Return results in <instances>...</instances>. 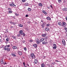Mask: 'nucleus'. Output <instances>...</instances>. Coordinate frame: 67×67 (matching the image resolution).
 Returning <instances> with one entry per match:
<instances>
[{"mask_svg": "<svg viewBox=\"0 0 67 67\" xmlns=\"http://www.w3.org/2000/svg\"><path fill=\"white\" fill-rule=\"evenodd\" d=\"M66 25H67V24H66V23L64 22V21H63L62 22V26L63 27H64L65 26H66Z\"/></svg>", "mask_w": 67, "mask_h": 67, "instance_id": "1", "label": "nucleus"}, {"mask_svg": "<svg viewBox=\"0 0 67 67\" xmlns=\"http://www.w3.org/2000/svg\"><path fill=\"white\" fill-rule=\"evenodd\" d=\"M31 57L32 59H35V57L34 54L32 53L31 54Z\"/></svg>", "mask_w": 67, "mask_h": 67, "instance_id": "2", "label": "nucleus"}, {"mask_svg": "<svg viewBox=\"0 0 67 67\" xmlns=\"http://www.w3.org/2000/svg\"><path fill=\"white\" fill-rule=\"evenodd\" d=\"M62 42L64 46H65L66 45V42L63 39L62 40Z\"/></svg>", "mask_w": 67, "mask_h": 67, "instance_id": "3", "label": "nucleus"}, {"mask_svg": "<svg viewBox=\"0 0 67 67\" xmlns=\"http://www.w3.org/2000/svg\"><path fill=\"white\" fill-rule=\"evenodd\" d=\"M8 47H7V46H4V47L3 48L4 50H5V51H7L8 50Z\"/></svg>", "mask_w": 67, "mask_h": 67, "instance_id": "4", "label": "nucleus"}, {"mask_svg": "<svg viewBox=\"0 0 67 67\" xmlns=\"http://www.w3.org/2000/svg\"><path fill=\"white\" fill-rule=\"evenodd\" d=\"M48 43V42H42V44L43 45H45V44H47Z\"/></svg>", "mask_w": 67, "mask_h": 67, "instance_id": "5", "label": "nucleus"}, {"mask_svg": "<svg viewBox=\"0 0 67 67\" xmlns=\"http://www.w3.org/2000/svg\"><path fill=\"white\" fill-rule=\"evenodd\" d=\"M9 5L10 6H11V7H12V6H13V7H16L15 5L13 4H9Z\"/></svg>", "mask_w": 67, "mask_h": 67, "instance_id": "6", "label": "nucleus"}, {"mask_svg": "<svg viewBox=\"0 0 67 67\" xmlns=\"http://www.w3.org/2000/svg\"><path fill=\"white\" fill-rule=\"evenodd\" d=\"M33 46L34 48H36V47H37V44H35L33 45Z\"/></svg>", "mask_w": 67, "mask_h": 67, "instance_id": "7", "label": "nucleus"}, {"mask_svg": "<svg viewBox=\"0 0 67 67\" xmlns=\"http://www.w3.org/2000/svg\"><path fill=\"white\" fill-rule=\"evenodd\" d=\"M45 30L46 31H49V28L48 27L45 28Z\"/></svg>", "mask_w": 67, "mask_h": 67, "instance_id": "8", "label": "nucleus"}, {"mask_svg": "<svg viewBox=\"0 0 67 67\" xmlns=\"http://www.w3.org/2000/svg\"><path fill=\"white\" fill-rule=\"evenodd\" d=\"M18 53L19 55H21L22 54V53L21 52H20V51H18Z\"/></svg>", "mask_w": 67, "mask_h": 67, "instance_id": "9", "label": "nucleus"}, {"mask_svg": "<svg viewBox=\"0 0 67 67\" xmlns=\"http://www.w3.org/2000/svg\"><path fill=\"white\" fill-rule=\"evenodd\" d=\"M44 38H42L40 39V42H43V41H44Z\"/></svg>", "mask_w": 67, "mask_h": 67, "instance_id": "10", "label": "nucleus"}, {"mask_svg": "<svg viewBox=\"0 0 67 67\" xmlns=\"http://www.w3.org/2000/svg\"><path fill=\"white\" fill-rule=\"evenodd\" d=\"M23 31L22 30H21L19 32V34H21V35L23 33Z\"/></svg>", "mask_w": 67, "mask_h": 67, "instance_id": "11", "label": "nucleus"}, {"mask_svg": "<svg viewBox=\"0 0 67 67\" xmlns=\"http://www.w3.org/2000/svg\"><path fill=\"white\" fill-rule=\"evenodd\" d=\"M34 63L35 64H36L37 63V60L36 59L34 60Z\"/></svg>", "mask_w": 67, "mask_h": 67, "instance_id": "12", "label": "nucleus"}, {"mask_svg": "<svg viewBox=\"0 0 67 67\" xmlns=\"http://www.w3.org/2000/svg\"><path fill=\"white\" fill-rule=\"evenodd\" d=\"M46 19L47 20H51V18L49 17H47L46 18Z\"/></svg>", "mask_w": 67, "mask_h": 67, "instance_id": "13", "label": "nucleus"}, {"mask_svg": "<svg viewBox=\"0 0 67 67\" xmlns=\"http://www.w3.org/2000/svg\"><path fill=\"white\" fill-rule=\"evenodd\" d=\"M63 10L65 11H67V8H64L63 9Z\"/></svg>", "mask_w": 67, "mask_h": 67, "instance_id": "14", "label": "nucleus"}, {"mask_svg": "<svg viewBox=\"0 0 67 67\" xmlns=\"http://www.w3.org/2000/svg\"><path fill=\"white\" fill-rule=\"evenodd\" d=\"M42 13H44V14H45V15H46L47 14V13L45 12V11L44 10H43L42 11Z\"/></svg>", "mask_w": 67, "mask_h": 67, "instance_id": "15", "label": "nucleus"}, {"mask_svg": "<svg viewBox=\"0 0 67 67\" xmlns=\"http://www.w3.org/2000/svg\"><path fill=\"white\" fill-rule=\"evenodd\" d=\"M46 34H43L42 35V36H43V37H45V36H46Z\"/></svg>", "mask_w": 67, "mask_h": 67, "instance_id": "16", "label": "nucleus"}, {"mask_svg": "<svg viewBox=\"0 0 67 67\" xmlns=\"http://www.w3.org/2000/svg\"><path fill=\"white\" fill-rule=\"evenodd\" d=\"M45 66H45V65L44 64H42L41 65V67H44Z\"/></svg>", "mask_w": 67, "mask_h": 67, "instance_id": "17", "label": "nucleus"}, {"mask_svg": "<svg viewBox=\"0 0 67 67\" xmlns=\"http://www.w3.org/2000/svg\"><path fill=\"white\" fill-rule=\"evenodd\" d=\"M38 5L40 7H42V6H43V5H42V4L41 3L38 4Z\"/></svg>", "mask_w": 67, "mask_h": 67, "instance_id": "18", "label": "nucleus"}, {"mask_svg": "<svg viewBox=\"0 0 67 67\" xmlns=\"http://www.w3.org/2000/svg\"><path fill=\"white\" fill-rule=\"evenodd\" d=\"M13 49H16V48H18L17 47L15 46H14L13 47Z\"/></svg>", "mask_w": 67, "mask_h": 67, "instance_id": "19", "label": "nucleus"}, {"mask_svg": "<svg viewBox=\"0 0 67 67\" xmlns=\"http://www.w3.org/2000/svg\"><path fill=\"white\" fill-rule=\"evenodd\" d=\"M58 25H62V23L59 22H58Z\"/></svg>", "mask_w": 67, "mask_h": 67, "instance_id": "20", "label": "nucleus"}, {"mask_svg": "<svg viewBox=\"0 0 67 67\" xmlns=\"http://www.w3.org/2000/svg\"><path fill=\"white\" fill-rule=\"evenodd\" d=\"M17 37H20V36H21V34H18L17 35Z\"/></svg>", "mask_w": 67, "mask_h": 67, "instance_id": "21", "label": "nucleus"}, {"mask_svg": "<svg viewBox=\"0 0 67 67\" xmlns=\"http://www.w3.org/2000/svg\"><path fill=\"white\" fill-rule=\"evenodd\" d=\"M21 35H23V36H25V34L24 32H23Z\"/></svg>", "mask_w": 67, "mask_h": 67, "instance_id": "22", "label": "nucleus"}, {"mask_svg": "<svg viewBox=\"0 0 67 67\" xmlns=\"http://www.w3.org/2000/svg\"><path fill=\"white\" fill-rule=\"evenodd\" d=\"M44 25V23H43L42 24V27L43 29H44V26H45Z\"/></svg>", "mask_w": 67, "mask_h": 67, "instance_id": "23", "label": "nucleus"}, {"mask_svg": "<svg viewBox=\"0 0 67 67\" xmlns=\"http://www.w3.org/2000/svg\"><path fill=\"white\" fill-rule=\"evenodd\" d=\"M12 37L13 38H14V39L15 40H16V37L14 36H12Z\"/></svg>", "mask_w": 67, "mask_h": 67, "instance_id": "24", "label": "nucleus"}, {"mask_svg": "<svg viewBox=\"0 0 67 67\" xmlns=\"http://www.w3.org/2000/svg\"><path fill=\"white\" fill-rule=\"evenodd\" d=\"M19 27H23V25L22 24H20L19 25Z\"/></svg>", "mask_w": 67, "mask_h": 67, "instance_id": "25", "label": "nucleus"}, {"mask_svg": "<svg viewBox=\"0 0 67 67\" xmlns=\"http://www.w3.org/2000/svg\"><path fill=\"white\" fill-rule=\"evenodd\" d=\"M12 13V12L11 11H8V13L10 14L11 13Z\"/></svg>", "mask_w": 67, "mask_h": 67, "instance_id": "26", "label": "nucleus"}, {"mask_svg": "<svg viewBox=\"0 0 67 67\" xmlns=\"http://www.w3.org/2000/svg\"><path fill=\"white\" fill-rule=\"evenodd\" d=\"M57 47V46H54L53 47V48L54 49H55Z\"/></svg>", "mask_w": 67, "mask_h": 67, "instance_id": "27", "label": "nucleus"}, {"mask_svg": "<svg viewBox=\"0 0 67 67\" xmlns=\"http://www.w3.org/2000/svg\"><path fill=\"white\" fill-rule=\"evenodd\" d=\"M7 51V52H9V51H10V49L8 48Z\"/></svg>", "mask_w": 67, "mask_h": 67, "instance_id": "28", "label": "nucleus"}, {"mask_svg": "<svg viewBox=\"0 0 67 67\" xmlns=\"http://www.w3.org/2000/svg\"><path fill=\"white\" fill-rule=\"evenodd\" d=\"M37 43L38 44H39L40 43V42L38 41V40L37 41Z\"/></svg>", "mask_w": 67, "mask_h": 67, "instance_id": "29", "label": "nucleus"}, {"mask_svg": "<svg viewBox=\"0 0 67 67\" xmlns=\"http://www.w3.org/2000/svg\"><path fill=\"white\" fill-rule=\"evenodd\" d=\"M28 11H31V9L30 8H29L28 9Z\"/></svg>", "mask_w": 67, "mask_h": 67, "instance_id": "30", "label": "nucleus"}, {"mask_svg": "<svg viewBox=\"0 0 67 67\" xmlns=\"http://www.w3.org/2000/svg\"><path fill=\"white\" fill-rule=\"evenodd\" d=\"M6 46L7 47H9L10 46V45H6Z\"/></svg>", "mask_w": 67, "mask_h": 67, "instance_id": "31", "label": "nucleus"}, {"mask_svg": "<svg viewBox=\"0 0 67 67\" xmlns=\"http://www.w3.org/2000/svg\"><path fill=\"white\" fill-rule=\"evenodd\" d=\"M6 41H7V42H8L9 41V39L8 38H7L6 39Z\"/></svg>", "mask_w": 67, "mask_h": 67, "instance_id": "32", "label": "nucleus"}, {"mask_svg": "<svg viewBox=\"0 0 67 67\" xmlns=\"http://www.w3.org/2000/svg\"><path fill=\"white\" fill-rule=\"evenodd\" d=\"M8 10L9 11H11V8H8Z\"/></svg>", "mask_w": 67, "mask_h": 67, "instance_id": "33", "label": "nucleus"}, {"mask_svg": "<svg viewBox=\"0 0 67 67\" xmlns=\"http://www.w3.org/2000/svg\"><path fill=\"white\" fill-rule=\"evenodd\" d=\"M29 41L30 42H33V40H29Z\"/></svg>", "mask_w": 67, "mask_h": 67, "instance_id": "34", "label": "nucleus"}, {"mask_svg": "<svg viewBox=\"0 0 67 67\" xmlns=\"http://www.w3.org/2000/svg\"><path fill=\"white\" fill-rule=\"evenodd\" d=\"M58 2L59 3L62 1V0H58Z\"/></svg>", "mask_w": 67, "mask_h": 67, "instance_id": "35", "label": "nucleus"}, {"mask_svg": "<svg viewBox=\"0 0 67 67\" xmlns=\"http://www.w3.org/2000/svg\"><path fill=\"white\" fill-rule=\"evenodd\" d=\"M64 30H65L66 31H67V28L66 27L64 29Z\"/></svg>", "mask_w": 67, "mask_h": 67, "instance_id": "36", "label": "nucleus"}, {"mask_svg": "<svg viewBox=\"0 0 67 67\" xmlns=\"http://www.w3.org/2000/svg\"><path fill=\"white\" fill-rule=\"evenodd\" d=\"M25 5H26L27 6L29 5V4L28 3H26L25 4Z\"/></svg>", "mask_w": 67, "mask_h": 67, "instance_id": "37", "label": "nucleus"}, {"mask_svg": "<svg viewBox=\"0 0 67 67\" xmlns=\"http://www.w3.org/2000/svg\"><path fill=\"white\" fill-rule=\"evenodd\" d=\"M24 49L25 51H26V47L24 48Z\"/></svg>", "mask_w": 67, "mask_h": 67, "instance_id": "38", "label": "nucleus"}, {"mask_svg": "<svg viewBox=\"0 0 67 67\" xmlns=\"http://www.w3.org/2000/svg\"><path fill=\"white\" fill-rule=\"evenodd\" d=\"M13 56H14V57H16V55L14 54H13Z\"/></svg>", "mask_w": 67, "mask_h": 67, "instance_id": "39", "label": "nucleus"}, {"mask_svg": "<svg viewBox=\"0 0 67 67\" xmlns=\"http://www.w3.org/2000/svg\"><path fill=\"white\" fill-rule=\"evenodd\" d=\"M15 15L16 16H17L18 15H19L18 14H17L15 13Z\"/></svg>", "mask_w": 67, "mask_h": 67, "instance_id": "40", "label": "nucleus"}, {"mask_svg": "<svg viewBox=\"0 0 67 67\" xmlns=\"http://www.w3.org/2000/svg\"><path fill=\"white\" fill-rule=\"evenodd\" d=\"M22 2H25V0H22Z\"/></svg>", "mask_w": 67, "mask_h": 67, "instance_id": "41", "label": "nucleus"}, {"mask_svg": "<svg viewBox=\"0 0 67 67\" xmlns=\"http://www.w3.org/2000/svg\"><path fill=\"white\" fill-rule=\"evenodd\" d=\"M46 26H49V24H48Z\"/></svg>", "mask_w": 67, "mask_h": 67, "instance_id": "42", "label": "nucleus"}, {"mask_svg": "<svg viewBox=\"0 0 67 67\" xmlns=\"http://www.w3.org/2000/svg\"><path fill=\"white\" fill-rule=\"evenodd\" d=\"M5 31L6 33H8V30H6Z\"/></svg>", "mask_w": 67, "mask_h": 67, "instance_id": "43", "label": "nucleus"}, {"mask_svg": "<svg viewBox=\"0 0 67 67\" xmlns=\"http://www.w3.org/2000/svg\"><path fill=\"white\" fill-rule=\"evenodd\" d=\"M48 39V37H46L45 38V39L46 40Z\"/></svg>", "mask_w": 67, "mask_h": 67, "instance_id": "44", "label": "nucleus"}, {"mask_svg": "<svg viewBox=\"0 0 67 67\" xmlns=\"http://www.w3.org/2000/svg\"><path fill=\"white\" fill-rule=\"evenodd\" d=\"M1 63H2V64H3V60H2V61L1 62Z\"/></svg>", "mask_w": 67, "mask_h": 67, "instance_id": "45", "label": "nucleus"}, {"mask_svg": "<svg viewBox=\"0 0 67 67\" xmlns=\"http://www.w3.org/2000/svg\"><path fill=\"white\" fill-rule=\"evenodd\" d=\"M12 24H13L14 25L15 24V22H13L12 23Z\"/></svg>", "mask_w": 67, "mask_h": 67, "instance_id": "46", "label": "nucleus"}, {"mask_svg": "<svg viewBox=\"0 0 67 67\" xmlns=\"http://www.w3.org/2000/svg\"><path fill=\"white\" fill-rule=\"evenodd\" d=\"M53 46H56V44H53Z\"/></svg>", "mask_w": 67, "mask_h": 67, "instance_id": "47", "label": "nucleus"}, {"mask_svg": "<svg viewBox=\"0 0 67 67\" xmlns=\"http://www.w3.org/2000/svg\"><path fill=\"white\" fill-rule=\"evenodd\" d=\"M4 46H4V45H3V46L2 47V48H4Z\"/></svg>", "mask_w": 67, "mask_h": 67, "instance_id": "48", "label": "nucleus"}, {"mask_svg": "<svg viewBox=\"0 0 67 67\" xmlns=\"http://www.w3.org/2000/svg\"><path fill=\"white\" fill-rule=\"evenodd\" d=\"M23 43H25V41L24 40L23 41Z\"/></svg>", "mask_w": 67, "mask_h": 67, "instance_id": "49", "label": "nucleus"}, {"mask_svg": "<svg viewBox=\"0 0 67 67\" xmlns=\"http://www.w3.org/2000/svg\"><path fill=\"white\" fill-rule=\"evenodd\" d=\"M26 17H28L29 16L27 15H26L25 16Z\"/></svg>", "mask_w": 67, "mask_h": 67, "instance_id": "50", "label": "nucleus"}, {"mask_svg": "<svg viewBox=\"0 0 67 67\" xmlns=\"http://www.w3.org/2000/svg\"><path fill=\"white\" fill-rule=\"evenodd\" d=\"M52 64L53 65H55V62H53L52 63Z\"/></svg>", "mask_w": 67, "mask_h": 67, "instance_id": "51", "label": "nucleus"}, {"mask_svg": "<svg viewBox=\"0 0 67 67\" xmlns=\"http://www.w3.org/2000/svg\"><path fill=\"white\" fill-rule=\"evenodd\" d=\"M23 65H24V66H25V63L24 62V63H23Z\"/></svg>", "mask_w": 67, "mask_h": 67, "instance_id": "52", "label": "nucleus"}, {"mask_svg": "<svg viewBox=\"0 0 67 67\" xmlns=\"http://www.w3.org/2000/svg\"><path fill=\"white\" fill-rule=\"evenodd\" d=\"M0 42H2V40L1 39L0 40Z\"/></svg>", "mask_w": 67, "mask_h": 67, "instance_id": "53", "label": "nucleus"}, {"mask_svg": "<svg viewBox=\"0 0 67 67\" xmlns=\"http://www.w3.org/2000/svg\"><path fill=\"white\" fill-rule=\"evenodd\" d=\"M10 23H11V24H12V23L13 22H10Z\"/></svg>", "mask_w": 67, "mask_h": 67, "instance_id": "54", "label": "nucleus"}, {"mask_svg": "<svg viewBox=\"0 0 67 67\" xmlns=\"http://www.w3.org/2000/svg\"><path fill=\"white\" fill-rule=\"evenodd\" d=\"M13 27L12 26H11V28H13Z\"/></svg>", "mask_w": 67, "mask_h": 67, "instance_id": "55", "label": "nucleus"}, {"mask_svg": "<svg viewBox=\"0 0 67 67\" xmlns=\"http://www.w3.org/2000/svg\"><path fill=\"white\" fill-rule=\"evenodd\" d=\"M55 61H56V62H59V61H58V60H55Z\"/></svg>", "mask_w": 67, "mask_h": 67, "instance_id": "56", "label": "nucleus"}, {"mask_svg": "<svg viewBox=\"0 0 67 67\" xmlns=\"http://www.w3.org/2000/svg\"><path fill=\"white\" fill-rule=\"evenodd\" d=\"M50 7H51V8H53V7H52V6L51 5Z\"/></svg>", "mask_w": 67, "mask_h": 67, "instance_id": "57", "label": "nucleus"}, {"mask_svg": "<svg viewBox=\"0 0 67 67\" xmlns=\"http://www.w3.org/2000/svg\"><path fill=\"white\" fill-rule=\"evenodd\" d=\"M41 22H43V20H41Z\"/></svg>", "mask_w": 67, "mask_h": 67, "instance_id": "58", "label": "nucleus"}, {"mask_svg": "<svg viewBox=\"0 0 67 67\" xmlns=\"http://www.w3.org/2000/svg\"><path fill=\"white\" fill-rule=\"evenodd\" d=\"M27 66H29V64H27Z\"/></svg>", "mask_w": 67, "mask_h": 67, "instance_id": "59", "label": "nucleus"}, {"mask_svg": "<svg viewBox=\"0 0 67 67\" xmlns=\"http://www.w3.org/2000/svg\"><path fill=\"white\" fill-rule=\"evenodd\" d=\"M24 67H27V66H25Z\"/></svg>", "mask_w": 67, "mask_h": 67, "instance_id": "60", "label": "nucleus"}, {"mask_svg": "<svg viewBox=\"0 0 67 67\" xmlns=\"http://www.w3.org/2000/svg\"><path fill=\"white\" fill-rule=\"evenodd\" d=\"M48 9H49V7H48Z\"/></svg>", "mask_w": 67, "mask_h": 67, "instance_id": "61", "label": "nucleus"}, {"mask_svg": "<svg viewBox=\"0 0 67 67\" xmlns=\"http://www.w3.org/2000/svg\"><path fill=\"white\" fill-rule=\"evenodd\" d=\"M5 64H6L5 62V63L4 64V65H5Z\"/></svg>", "mask_w": 67, "mask_h": 67, "instance_id": "62", "label": "nucleus"}, {"mask_svg": "<svg viewBox=\"0 0 67 67\" xmlns=\"http://www.w3.org/2000/svg\"><path fill=\"white\" fill-rule=\"evenodd\" d=\"M66 37H67V34H66Z\"/></svg>", "mask_w": 67, "mask_h": 67, "instance_id": "63", "label": "nucleus"}, {"mask_svg": "<svg viewBox=\"0 0 67 67\" xmlns=\"http://www.w3.org/2000/svg\"><path fill=\"white\" fill-rule=\"evenodd\" d=\"M48 66H50L49 64H48Z\"/></svg>", "mask_w": 67, "mask_h": 67, "instance_id": "64", "label": "nucleus"}]
</instances>
